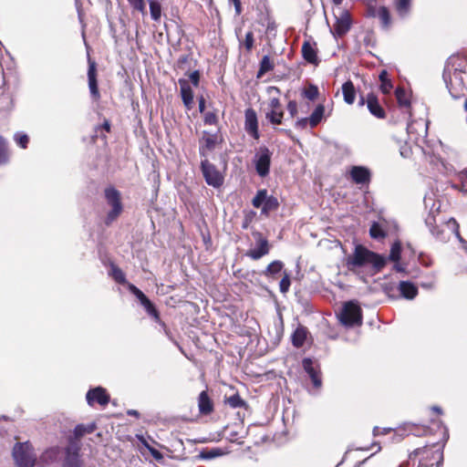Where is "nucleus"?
Returning a JSON list of instances; mask_svg holds the SVG:
<instances>
[{"mask_svg":"<svg viewBox=\"0 0 467 467\" xmlns=\"http://www.w3.org/2000/svg\"><path fill=\"white\" fill-rule=\"evenodd\" d=\"M315 46V44H312L309 41H305L302 46V55L308 63L317 65L318 63V58Z\"/></svg>","mask_w":467,"mask_h":467,"instance_id":"4be33fe9","label":"nucleus"},{"mask_svg":"<svg viewBox=\"0 0 467 467\" xmlns=\"http://www.w3.org/2000/svg\"><path fill=\"white\" fill-rule=\"evenodd\" d=\"M9 153L7 149V143L5 140L0 136V165H4L8 162Z\"/></svg>","mask_w":467,"mask_h":467,"instance_id":"e433bc0d","label":"nucleus"},{"mask_svg":"<svg viewBox=\"0 0 467 467\" xmlns=\"http://www.w3.org/2000/svg\"><path fill=\"white\" fill-rule=\"evenodd\" d=\"M380 431H381V429H380V428H379V427H375V428L373 429V435H374V436H379V435H380Z\"/></svg>","mask_w":467,"mask_h":467,"instance_id":"0e129e2a","label":"nucleus"},{"mask_svg":"<svg viewBox=\"0 0 467 467\" xmlns=\"http://www.w3.org/2000/svg\"><path fill=\"white\" fill-rule=\"evenodd\" d=\"M336 23L333 26L334 34L337 36L346 35L351 26L350 14L347 10H339L337 15H335Z\"/></svg>","mask_w":467,"mask_h":467,"instance_id":"1a4fd4ad","label":"nucleus"},{"mask_svg":"<svg viewBox=\"0 0 467 467\" xmlns=\"http://www.w3.org/2000/svg\"><path fill=\"white\" fill-rule=\"evenodd\" d=\"M199 410L202 414H209L213 410V405L206 391H202L198 399Z\"/></svg>","mask_w":467,"mask_h":467,"instance_id":"a878e982","label":"nucleus"},{"mask_svg":"<svg viewBox=\"0 0 467 467\" xmlns=\"http://www.w3.org/2000/svg\"><path fill=\"white\" fill-rule=\"evenodd\" d=\"M105 198L107 203L111 208L107 214L106 223L110 224L119 216L122 212L120 193L115 188L109 187L105 190Z\"/></svg>","mask_w":467,"mask_h":467,"instance_id":"20e7f679","label":"nucleus"},{"mask_svg":"<svg viewBox=\"0 0 467 467\" xmlns=\"http://www.w3.org/2000/svg\"><path fill=\"white\" fill-rule=\"evenodd\" d=\"M431 234L441 242H447L452 235L464 243L459 233V224L454 218H440L432 227H429Z\"/></svg>","mask_w":467,"mask_h":467,"instance_id":"f03ea898","label":"nucleus"},{"mask_svg":"<svg viewBox=\"0 0 467 467\" xmlns=\"http://www.w3.org/2000/svg\"><path fill=\"white\" fill-rule=\"evenodd\" d=\"M367 107L369 112L378 119H384L386 114L384 109L380 106L377 97L370 93L367 96Z\"/></svg>","mask_w":467,"mask_h":467,"instance_id":"aec40b11","label":"nucleus"},{"mask_svg":"<svg viewBox=\"0 0 467 467\" xmlns=\"http://www.w3.org/2000/svg\"><path fill=\"white\" fill-rule=\"evenodd\" d=\"M227 404H229L230 407L236 409V408H242L244 406V401L242 400V398L239 396V394H234L231 397H229L226 400Z\"/></svg>","mask_w":467,"mask_h":467,"instance_id":"a19ab883","label":"nucleus"},{"mask_svg":"<svg viewBox=\"0 0 467 467\" xmlns=\"http://www.w3.org/2000/svg\"><path fill=\"white\" fill-rule=\"evenodd\" d=\"M339 320L345 327L360 326L362 324V311L354 301L345 303L339 313Z\"/></svg>","mask_w":467,"mask_h":467,"instance_id":"7ed1b4c3","label":"nucleus"},{"mask_svg":"<svg viewBox=\"0 0 467 467\" xmlns=\"http://www.w3.org/2000/svg\"><path fill=\"white\" fill-rule=\"evenodd\" d=\"M151 19L158 22L161 17V6L157 0H148Z\"/></svg>","mask_w":467,"mask_h":467,"instance_id":"72a5a7b5","label":"nucleus"},{"mask_svg":"<svg viewBox=\"0 0 467 467\" xmlns=\"http://www.w3.org/2000/svg\"><path fill=\"white\" fill-rule=\"evenodd\" d=\"M307 336V331L305 327H297L292 335V343L295 347L300 348L304 345Z\"/></svg>","mask_w":467,"mask_h":467,"instance_id":"c756f323","label":"nucleus"},{"mask_svg":"<svg viewBox=\"0 0 467 467\" xmlns=\"http://www.w3.org/2000/svg\"><path fill=\"white\" fill-rule=\"evenodd\" d=\"M284 267V264L279 261L275 260L273 261L271 264L268 265L266 269L263 272V275L268 278H275L277 274H279Z\"/></svg>","mask_w":467,"mask_h":467,"instance_id":"c85d7f7f","label":"nucleus"},{"mask_svg":"<svg viewBox=\"0 0 467 467\" xmlns=\"http://www.w3.org/2000/svg\"><path fill=\"white\" fill-rule=\"evenodd\" d=\"M129 290L140 300V302L146 297V296L134 285H128Z\"/></svg>","mask_w":467,"mask_h":467,"instance_id":"3c124183","label":"nucleus"},{"mask_svg":"<svg viewBox=\"0 0 467 467\" xmlns=\"http://www.w3.org/2000/svg\"><path fill=\"white\" fill-rule=\"evenodd\" d=\"M244 128L246 132L254 140H258L260 135L258 131L256 112L253 109H247L244 113Z\"/></svg>","mask_w":467,"mask_h":467,"instance_id":"ddd939ff","label":"nucleus"},{"mask_svg":"<svg viewBox=\"0 0 467 467\" xmlns=\"http://www.w3.org/2000/svg\"><path fill=\"white\" fill-rule=\"evenodd\" d=\"M14 139L17 145H19L21 148L26 149L27 147L29 138L26 134L17 132L15 134Z\"/></svg>","mask_w":467,"mask_h":467,"instance_id":"79ce46f5","label":"nucleus"},{"mask_svg":"<svg viewBox=\"0 0 467 467\" xmlns=\"http://www.w3.org/2000/svg\"><path fill=\"white\" fill-rule=\"evenodd\" d=\"M394 269H395L396 271H398V272H402V271H404V268H403L400 264H398V263L394 265Z\"/></svg>","mask_w":467,"mask_h":467,"instance_id":"69168bd1","label":"nucleus"},{"mask_svg":"<svg viewBox=\"0 0 467 467\" xmlns=\"http://www.w3.org/2000/svg\"><path fill=\"white\" fill-rule=\"evenodd\" d=\"M279 202L277 199L274 196H267V198L265 201V203L262 207V213L268 215V213L272 211H275L278 208Z\"/></svg>","mask_w":467,"mask_h":467,"instance_id":"2f4dec72","label":"nucleus"},{"mask_svg":"<svg viewBox=\"0 0 467 467\" xmlns=\"http://www.w3.org/2000/svg\"><path fill=\"white\" fill-rule=\"evenodd\" d=\"M401 254V244L400 241L395 242L390 248L389 259L395 263H398L400 259Z\"/></svg>","mask_w":467,"mask_h":467,"instance_id":"4c0bfd02","label":"nucleus"},{"mask_svg":"<svg viewBox=\"0 0 467 467\" xmlns=\"http://www.w3.org/2000/svg\"><path fill=\"white\" fill-rule=\"evenodd\" d=\"M229 1L234 4V9H235V14L237 16L241 15V13H242L241 1L240 0H229Z\"/></svg>","mask_w":467,"mask_h":467,"instance_id":"4d7b16f0","label":"nucleus"},{"mask_svg":"<svg viewBox=\"0 0 467 467\" xmlns=\"http://www.w3.org/2000/svg\"><path fill=\"white\" fill-rule=\"evenodd\" d=\"M290 285H291L290 275H289V274H287L285 271L284 272V276L281 279L280 284H279L280 291L282 293H286L289 290Z\"/></svg>","mask_w":467,"mask_h":467,"instance_id":"c03bdc74","label":"nucleus"},{"mask_svg":"<svg viewBox=\"0 0 467 467\" xmlns=\"http://www.w3.org/2000/svg\"><path fill=\"white\" fill-rule=\"evenodd\" d=\"M140 304L144 306V308L150 306V305L151 304V302L150 301V299L146 296L144 299H142L140 301Z\"/></svg>","mask_w":467,"mask_h":467,"instance_id":"e2e57ef3","label":"nucleus"},{"mask_svg":"<svg viewBox=\"0 0 467 467\" xmlns=\"http://www.w3.org/2000/svg\"><path fill=\"white\" fill-rule=\"evenodd\" d=\"M128 2L134 10L139 11L142 15L146 14L144 0H128Z\"/></svg>","mask_w":467,"mask_h":467,"instance_id":"37998d69","label":"nucleus"},{"mask_svg":"<svg viewBox=\"0 0 467 467\" xmlns=\"http://www.w3.org/2000/svg\"><path fill=\"white\" fill-rule=\"evenodd\" d=\"M57 456V450L56 449H51L49 451H47L44 454V458L47 459V458H52V457H56Z\"/></svg>","mask_w":467,"mask_h":467,"instance_id":"bf43d9fd","label":"nucleus"},{"mask_svg":"<svg viewBox=\"0 0 467 467\" xmlns=\"http://www.w3.org/2000/svg\"><path fill=\"white\" fill-rule=\"evenodd\" d=\"M287 110L292 118L297 114V103L295 100H290L287 104Z\"/></svg>","mask_w":467,"mask_h":467,"instance_id":"5fc2aeb1","label":"nucleus"},{"mask_svg":"<svg viewBox=\"0 0 467 467\" xmlns=\"http://www.w3.org/2000/svg\"><path fill=\"white\" fill-rule=\"evenodd\" d=\"M266 119L275 125H280L284 118V110L278 98H272L268 103Z\"/></svg>","mask_w":467,"mask_h":467,"instance_id":"f8f14e48","label":"nucleus"},{"mask_svg":"<svg viewBox=\"0 0 467 467\" xmlns=\"http://www.w3.org/2000/svg\"><path fill=\"white\" fill-rule=\"evenodd\" d=\"M386 264L385 256L374 253L361 244L355 246L354 252L348 256L346 262L349 271L356 273L361 268H367L368 273L371 275L379 273Z\"/></svg>","mask_w":467,"mask_h":467,"instance_id":"f257e3e1","label":"nucleus"},{"mask_svg":"<svg viewBox=\"0 0 467 467\" xmlns=\"http://www.w3.org/2000/svg\"><path fill=\"white\" fill-rule=\"evenodd\" d=\"M218 143L217 134L204 132L200 141V154L203 159H207L208 154L213 151Z\"/></svg>","mask_w":467,"mask_h":467,"instance_id":"2eb2a0df","label":"nucleus"},{"mask_svg":"<svg viewBox=\"0 0 467 467\" xmlns=\"http://www.w3.org/2000/svg\"><path fill=\"white\" fill-rule=\"evenodd\" d=\"M95 429H96V425L94 423H89L87 425L78 424L76 426V428L73 431V435L68 438V441L70 440H72L74 441H78L80 444V439L85 434L92 433L95 431Z\"/></svg>","mask_w":467,"mask_h":467,"instance_id":"412c9836","label":"nucleus"},{"mask_svg":"<svg viewBox=\"0 0 467 467\" xmlns=\"http://www.w3.org/2000/svg\"><path fill=\"white\" fill-rule=\"evenodd\" d=\"M103 128L106 130V131H109L110 125H109V121L104 122Z\"/></svg>","mask_w":467,"mask_h":467,"instance_id":"774afa93","label":"nucleus"},{"mask_svg":"<svg viewBox=\"0 0 467 467\" xmlns=\"http://www.w3.org/2000/svg\"><path fill=\"white\" fill-rule=\"evenodd\" d=\"M274 67L273 63L270 60V57L268 56H265L260 63V68L257 74V77H262L265 73L272 70Z\"/></svg>","mask_w":467,"mask_h":467,"instance_id":"ea45409f","label":"nucleus"},{"mask_svg":"<svg viewBox=\"0 0 467 467\" xmlns=\"http://www.w3.org/2000/svg\"><path fill=\"white\" fill-rule=\"evenodd\" d=\"M205 109V99L202 96L199 98V110L201 113H202Z\"/></svg>","mask_w":467,"mask_h":467,"instance_id":"052dcab7","label":"nucleus"},{"mask_svg":"<svg viewBox=\"0 0 467 467\" xmlns=\"http://www.w3.org/2000/svg\"><path fill=\"white\" fill-rule=\"evenodd\" d=\"M88 88L90 91V94L92 98L95 100H98L100 98V94L98 88V81H97V65L96 62L91 60L90 57H88Z\"/></svg>","mask_w":467,"mask_h":467,"instance_id":"4468645a","label":"nucleus"},{"mask_svg":"<svg viewBox=\"0 0 467 467\" xmlns=\"http://www.w3.org/2000/svg\"><path fill=\"white\" fill-rule=\"evenodd\" d=\"M324 114H325V106L322 104L317 105V108L315 109V110L312 112V114L309 117L310 127L315 128L316 126H317L321 122V120L324 117Z\"/></svg>","mask_w":467,"mask_h":467,"instance_id":"7c9ffc66","label":"nucleus"},{"mask_svg":"<svg viewBox=\"0 0 467 467\" xmlns=\"http://www.w3.org/2000/svg\"><path fill=\"white\" fill-rule=\"evenodd\" d=\"M342 93L344 101L348 105H352L356 99V89L352 81L348 80L342 85Z\"/></svg>","mask_w":467,"mask_h":467,"instance_id":"bb28decb","label":"nucleus"},{"mask_svg":"<svg viewBox=\"0 0 467 467\" xmlns=\"http://www.w3.org/2000/svg\"><path fill=\"white\" fill-rule=\"evenodd\" d=\"M396 97L399 101V104L401 106H408L409 105V99H407L406 92L402 88H397L396 91Z\"/></svg>","mask_w":467,"mask_h":467,"instance_id":"49530a36","label":"nucleus"},{"mask_svg":"<svg viewBox=\"0 0 467 467\" xmlns=\"http://www.w3.org/2000/svg\"><path fill=\"white\" fill-rule=\"evenodd\" d=\"M372 15L379 19L383 28L388 29L389 27L391 24L390 14L386 6H379L376 8Z\"/></svg>","mask_w":467,"mask_h":467,"instance_id":"393cba45","label":"nucleus"},{"mask_svg":"<svg viewBox=\"0 0 467 467\" xmlns=\"http://www.w3.org/2000/svg\"><path fill=\"white\" fill-rule=\"evenodd\" d=\"M267 196V191L265 189L259 190L252 201L253 206L255 208L263 207Z\"/></svg>","mask_w":467,"mask_h":467,"instance_id":"58836bf2","label":"nucleus"},{"mask_svg":"<svg viewBox=\"0 0 467 467\" xmlns=\"http://www.w3.org/2000/svg\"><path fill=\"white\" fill-rule=\"evenodd\" d=\"M274 92H275V93H276V94H279V93H280V90H279V88H276V87H268V88H267V93H268V94H270V95H271V94H272V93H274Z\"/></svg>","mask_w":467,"mask_h":467,"instance_id":"680f3d73","label":"nucleus"},{"mask_svg":"<svg viewBox=\"0 0 467 467\" xmlns=\"http://www.w3.org/2000/svg\"><path fill=\"white\" fill-rule=\"evenodd\" d=\"M390 431H391V429H389V428L381 429L380 435L388 434Z\"/></svg>","mask_w":467,"mask_h":467,"instance_id":"338daca9","label":"nucleus"},{"mask_svg":"<svg viewBox=\"0 0 467 467\" xmlns=\"http://www.w3.org/2000/svg\"><path fill=\"white\" fill-rule=\"evenodd\" d=\"M310 125V119L309 118H303L300 119H297L296 121L295 127L297 130H304L306 128L307 125Z\"/></svg>","mask_w":467,"mask_h":467,"instance_id":"864d4df0","label":"nucleus"},{"mask_svg":"<svg viewBox=\"0 0 467 467\" xmlns=\"http://www.w3.org/2000/svg\"><path fill=\"white\" fill-rule=\"evenodd\" d=\"M370 236L374 239H379L386 236V232L383 226L379 223H374L369 229Z\"/></svg>","mask_w":467,"mask_h":467,"instance_id":"c9c22d12","label":"nucleus"},{"mask_svg":"<svg viewBox=\"0 0 467 467\" xmlns=\"http://www.w3.org/2000/svg\"><path fill=\"white\" fill-rule=\"evenodd\" d=\"M220 455V453L216 451H208V452H205L202 454V458L204 459H212V458H214L216 456Z\"/></svg>","mask_w":467,"mask_h":467,"instance_id":"13d9d810","label":"nucleus"},{"mask_svg":"<svg viewBox=\"0 0 467 467\" xmlns=\"http://www.w3.org/2000/svg\"><path fill=\"white\" fill-rule=\"evenodd\" d=\"M272 152L266 147H260L254 159L256 172L260 177H265L269 173Z\"/></svg>","mask_w":467,"mask_h":467,"instance_id":"423d86ee","label":"nucleus"},{"mask_svg":"<svg viewBox=\"0 0 467 467\" xmlns=\"http://www.w3.org/2000/svg\"><path fill=\"white\" fill-rule=\"evenodd\" d=\"M431 454H432V458L437 461V466L436 467H439L440 462L442 461V452L439 449H437V450L433 451L431 452ZM420 466L433 467V463H431V464L420 463Z\"/></svg>","mask_w":467,"mask_h":467,"instance_id":"de8ad7c7","label":"nucleus"},{"mask_svg":"<svg viewBox=\"0 0 467 467\" xmlns=\"http://www.w3.org/2000/svg\"><path fill=\"white\" fill-rule=\"evenodd\" d=\"M145 310L150 317L154 318L156 322L161 323L159 312L157 311L152 303L150 305V306L146 307Z\"/></svg>","mask_w":467,"mask_h":467,"instance_id":"8fccbe9b","label":"nucleus"},{"mask_svg":"<svg viewBox=\"0 0 467 467\" xmlns=\"http://www.w3.org/2000/svg\"><path fill=\"white\" fill-rule=\"evenodd\" d=\"M109 275L119 284H126V277L123 271L116 266L115 265H112L109 271Z\"/></svg>","mask_w":467,"mask_h":467,"instance_id":"f704fd0d","label":"nucleus"},{"mask_svg":"<svg viewBox=\"0 0 467 467\" xmlns=\"http://www.w3.org/2000/svg\"><path fill=\"white\" fill-rule=\"evenodd\" d=\"M179 85L183 104L188 110H191L193 107V91L189 81L184 78H180Z\"/></svg>","mask_w":467,"mask_h":467,"instance_id":"f3484780","label":"nucleus"},{"mask_svg":"<svg viewBox=\"0 0 467 467\" xmlns=\"http://www.w3.org/2000/svg\"><path fill=\"white\" fill-rule=\"evenodd\" d=\"M304 95L309 100H315L318 96V88L314 85H310L305 89Z\"/></svg>","mask_w":467,"mask_h":467,"instance_id":"a18cd8bd","label":"nucleus"},{"mask_svg":"<svg viewBox=\"0 0 467 467\" xmlns=\"http://www.w3.org/2000/svg\"><path fill=\"white\" fill-rule=\"evenodd\" d=\"M243 44L245 47L246 50L250 51L252 49L254 46V34L252 31L246 33L245 39Z\"/></svg>","mask_w":467,"mask_h":467,"instance_id":"09e8293b","label":"nucleus"},{"mask_svg":"<svg viewBox=\"0 0 467 467\" xmlns=\"http://www.w3.org/2000/svg\"><path fill=\"white\" fill-rule=\"evenodd\" d=\"M443 79L446 83V86L447 88H449L452 97L456 98L457 95H455L452 90H451V87L453 85V80L455 81H459V82H462V78H461V72H458L456 69L454 70V72L451 74V69L449 67V66H446L445 68H444V71H443Z\"/></svg>","mask_w":467,"mask_h":467,"instance_id":"5701e85b","label":"nucleus"},{"mask_svg":"<svg viewBox=\"0 0 467 467\" xmlns=\"http://www.w3.org/2000/svg\"><path fill=\"white\" fill-rule=\"evenodd\" d=\"M350 177L357 184H364L369 182V170L363 166H353L350 170Z\"/></svg>","mask_w":467,"mask_h":467,"instance_id":"6ab92c4d","label":"nucleus"},{"mask_svg":"<svg viewBox=\"0 0 467 467\" xmlns=\"http://www.w3.org/2000/svg\"><path fill=\"white\" fill-rule=\"evenodd\" d=\"M201 169L207 184L218 188L223 182V177L216 167L210 163L208 159L202 160Z\"/></svg>","mask_w":467,"mask_h":467,"instance_id":"6e6552de","label":"nucleus"},{"mask_svg":"<svg viewBox=\"0 0 467 467\" xmlns=\"http://www.w3.org/2000/svg\"><path fill=\"white\" fill-rule=\"evenodd\" d=\"M399 291L407 299H413L418 294L417 286L409 281H401L399 284Z\"/></svg>","mask_w":467,"mask_h":467,"instance_id":"b1692460","label":"nucleus"},{"mask_svg":"<svg viewBox=\"0 0 467 467\" xmlns=\"http://www.w3.org/2000/svg\"><path fill=\"white\" fill-rule=\"evenodd\" d=\"M13 456L17 467H33L36 457L30 444L18 443L13 449Z\"/></svg>","mask_w":467,"mask_h":467,"instance_id":"39448f33","label":"nucleus"},{"mask_svg":"<svg viewBox=\"0 0 467 467\" xmlns=\"http://www.w3.org/2000/svg\"><path fill=\"white\" fill-rule=\"evenodd\" d=\"M80 444L72 440L69 441L68 446L66 449V457L64 461V467H80L81 462L79 459Z\"/></svg>","mask_w":467,"mask_h":467,"instance_id":"9b49d317","label":"nucleus"},{"mask_svg":"<svg viewBox=\"0 0 467 467\" xmlns=\"http://www.w3.org/2000/svg\"><path fill=\"white\" fill-rule=\"evenodd\" d=\"M303 368L305 371L308 374L310 377L312 383L315 388L319 389L322 385V380L320 378V373L316 368L314 367V362L310 358H304L303 359Z\"/></svg>","mask_w":467,"mask_h":467,"instance_id":"a211bd4d","label":"nucleus"},{"mask_svg":"<svg viewBox=\"0 0 467 467\" xmlns=\"http://www.w3.org/2000/svg\"><path fill=\"white\" fill-rule=\"evenodd\" d=\"M88 405L93 406L95 402L106 406L109 401V396L105 389L97 387L88 391L86 396Z\"/></svg>","mask_w":467,"mask_h":467,"instance_id":"dca6fc26","label":"nucleus"},{"mask_svg":"<svg viewBox=\"0 0 467 467\" xmlns=\"http://www.w3.org/2000/svg\"><path fill=\"white\" fill-rule=\"evenodd\" d=\"M190 81L192 83L194 87H198L200 81V73L198 70L192 71L189 75Z\"/></svg>","mask_w":467,"mask_h":467,"instance_id":"6e6d98bb","label":"nucleus"},{"mask_svg":"<svg viewBox=\"0 0 467 467\" xmlns=\"http://www.w3.org/2000/svg\"><path fill=\"white\" fill-rule=\"evenodd\" d=\"M424 205L425 208L429 210V214L425 219L426 225L428 227H432L436 224L440 218H443L441 216V202L435 199V194L431 193L425 195L424 198Z\"/></svg>","mask_w":467,"mask_h":467,"instance_id":"0eeeda50","label":"nucleus"},{"mask_svg":"<svg viewBox=\"0 0 467 467\" xmlns=\"http://www.w3.org/2000/svg\"><path fill=\"white\" fill-rule=\"evenodd\" d=\"M217 116L214 112H207L204 115V123L208 125H215L217 123Z\"/></svg>","mask_w":467,"mask_h":467,"instance_id":"603ef678","label":"nucleus"},{"mask_svg":"<svg viewBox=\"0 0 467 467\" xmlns=\"http://www.w3.org/2000/svg\"><path fill=\"white\" fill-rule=\"evenodd\" d=\"M254 237L256 240L255 246L247 252V256L253 260H259L263 256L269 254L270 245L268 241L264 238L261 234H255Z\"/></svg>","mask_w":467,"mask_h":467,"instance_id":"9d476101","label":"nucleus"},{"mask_svg":"<svg viewBox=\"0 0 467 467\" xmlns=\"http://www.w3.org/2000/svg\"><path fill=\"white\" fill-rule=\"evenodd\" d=\"M395 9L401 18L407 17L410 13L411 0H395Z\"/></svg>","mask_w":467,"mask_h":467,"instance_id":"cd10ccee","label":"nucleus"},{"mask_svg":"<svg viewBox=\"0 0 467 467\" xmlns=\"http://www.w3.org/2000/svg\"><path fill=\"white\" fill-rule=\"evenodd\" d=\"M379 80H380V89L382 93L389 94L393 86L390 81V79L388 78V72L386 70H382L379 74Z\"/></svg>","mask_w":467,"mask_h":467,"instance_id":"473e14b6","label":"nucleus"}]
</instances>
